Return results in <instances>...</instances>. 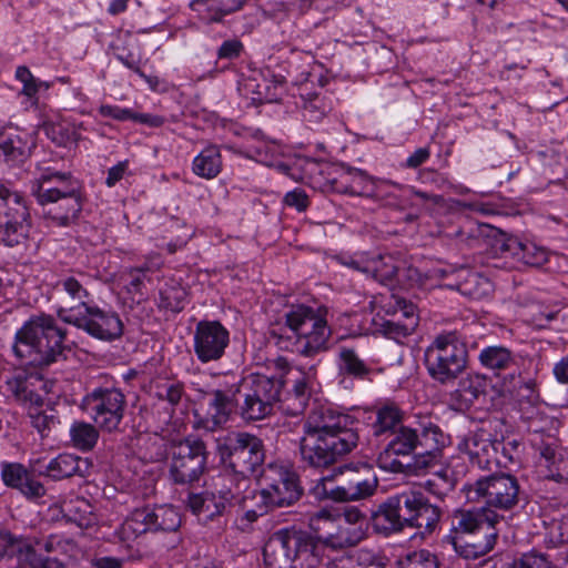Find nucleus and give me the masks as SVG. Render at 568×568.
I'll return each instance as SVG.
<instances>
[{
	"instance_id": "obj_41",
	"label": "nucleus",
	"mask_w": 568,
	"mask_h": 568,
	"mask_svg": "<svg viewBox=\"0 0 568 568\" xmlns=\"http://www.w3.org/2000/svg\"><path fill=\"white\" fill-rule=\"evenodd\" d=\"M501 386L505 393H508L518 402L527 400L528 403H532L536 398L535 381L524 378L519 371L507 374L503 378Z\"/></svg>"
},
{
	"instance_id": "obj_11",
	"label": "nucleus",
	"mask_w": 568,
	"mask_h": 568,
	"mask_svg": "<svg viewBox=\"0 0 568 568\" xmlns=\"http://www.w3.org/2000/svg\"><path fill=\"white\" fill-rule=\"evenodd\" d=\"M425 364L432 378L440 384L454 382L466 368L467 351L456 332L436 336L426 348Z\"/></svg>"
},
{
	"instance_id": "obj_54",
	"label": "nucleus",
	"mask_w": 568,
	"mask_h": 568,
	"mask_svg": "<svg viewBox=\"0 0 568 568\" xmlns=\"http://www.w3.org/2000/svg\"><path fill=\"white\" fill-rule=\"evenodd\" d=\"M245 0H193L191 7L195 8L197 4H206L210 12V22H221L227 14L236 12L242 9Z\"/></svg>"
},
{
	"instance_id": "obj_9",
	"label": "nucleus",
	"mask_w": 568,
	"mask_h": 568,
	"mask_svg": "<svg viewBox=\"0 0 568 568\" xmlns=\"http://www.w3.org/2000/svg\"><path fill=\"white\" fill-rule=\"evenodd\" d=\"M378 487V477L367 463L348 464L334 470V475L321 477L314 488L321 498L335 501H354L371 497Z\"/></svg>"
},
{
	"instance_id": "obj_26",
	"label": "nucleus",
	"mask_w": 568,
	"mask_h": 568,
	"mask_svg": "<svg viewBox=\"0 0 568 568\" xmlns=\"http://www.w3.org/2000/svg\"><path fill=\"white\" fill-rule=\"evenodd\" d=\"M40 459L31 460V466L40 475L47 476L53 480H63L74 476L85 477L92 467V463L84 457L70 453H61L52 458L43 468L37 467Z\"/></svg>"
},
{
	"instance_id": "obj_12",
	"label": "nucleus",
	"mask_w": 568,
	"mask_h": 568,
	"mask_svg": "<svg viewBox=\"0 0 568 568\" xmlns=\"http://www.w3.org/2000/svg\"><path fill=\"white\" fill-rule=\"evenodd\" d=\"M80 408L102 432L114 433L124 418L126 397L120 388L99 386L83 396Z\"/></svg>"
},
{
	"instance_id": "obj_61",
	"label": "nucleus",
	"mask_w": 568,
	"mask_h": 568,
	"mask_svg": "<svg viewBox=\"0 0 568 568\" xmlns=\"http://www.w3.org/2000/svg\"><path fill=\"white\" fill-rule=\"evenodd\" d=\"M150 268L145 266L141 267H131L125 273V284L124 287L129 294L132 295H142L145 280H148L146 273Z\"/></svg>"
},
{
	"instance_id": "obj_22",
	"label": "nucleus",
	"mask_w": 568,
	"mask_h": 568,
	"mask_svg": "<svg viewBox=\"0 0 568 568\" xmlns=\"http://www.w3.org/2000/svg\"><path fill=\"white\" fill-rule=\"evenodd\" d=\"M247 496L235 494V489L222 481L221 488L216 491H203L187 496V507L203 520L213 519L224 513L227 505L242 504Z\"/></svg>"
},
{
	"instance_id": "obj_49",
	"label": "nucleus",
	"mask_w": 568,
	"mask_h": 568,
	"mask_svg": "<svg viewBox=\"0 0 568 568\" xmlns=\"http://www.w3.org/2000/svg\"><path fill=\"white\" fill-rule=\"evenodd\" d=\"M7 387L14 398L26 408L31 404H43V397L30 387L28 378L22 374L9 378L7 381Z\"/></svg>"
},
{
	"instance_id": "obj_7",
	"label": "nucleus",
	"mask_w": 568,
	"mask_h": 568,
	"mask_svg": "<svg viewBox=\"0 0 568 568\" xmlns=\"http://www.w3.org/2000/svg\"><path fill=\"white\" fill-rule=\"evenodd\" d=\"M322 557L323 546L313 535L294 528L273 532L263 547L266 568H317Z\"/></svg>"
},
{
	"instance_id": "obj_52",
	"label": "nucleus",
	"mask_w": 568,
	"mask_h": 568,
	"mask_svg": "<svg viewBox=\"0 0 568 568\" xmlns=\"http://www.w3.org/2000/svg\"><path fill=\"white\" fill-rule=\"evenodd\" d=\"M139 458L144 463H156L165 457L163 439L155 435H144L138 438Z\"/></svg>"
},
{
	"instance_id": "obj_48",
	"label": "nucleus",
	"mask_w": 568,
	"mask_h": 568,
	"mask_svg": "<svg viewBox=\"0 0 568 568\" xmlns=\"http://www.w3.org/2000/svg\"><path fill=\"white\" fill-rule=\"evenodd\" d=\"M364 538L362 527H348L343 523H336L333 534L328 535L326 546L333 549H344L356 546Z\"/></svg>"
},
{
	"instance_id": "obj_53",
	"label": "nucleus",
	"mask_w": 568,
	"mask_h": 568,
	"mask_svg": "<svg viewBox=\"0 0 568 568\" xmlns=\"http://www.w3.org/2000/svg\"><path fill=\"white\" fill-rule=\"evenodd\" d=\"M337 523L336 513H332L327 509H321L310 518V527L316 534L313 536L315 540L322 546L320 540L326 545L328 541V535L333 534Z\"/></svg>"
},
{
	"instance_id": "obj_24",
	"label": "nucleus",
	"mask_w": 568,
	"mask_h": 568,
	"mask_svg": "<svg viewBox=\"0 0 568 568\" xmlns=\"http://www.w3.org/2000/svg\"><path fill=\"white\" fill-rule=\"evenodd\" d=\"M497 448L499 440L493 438L491 433L485 428L468 433L457 444L458 452L484 470H491L497 458Z\"/></svg>"
},
{
	"instance_id": "obj_36",
	"label": "nucleus",
	"mask_w": 568,
	"mask_h": 568,
	"mask_svg": "<svg viewBox=\"0 0 568 568\" xmlns=\"http://www.w3.org/2000/svg\"><path fill=\"white\" fill-rule=\"evenodd\" d=\"M152 516V507L134 509L118 529L120 539L131 541L142 534L153 531Z\"/></svg>"
},
{
	"instance_id": "obj_45",
	"label": "nucleus",
	"mask_w": 568,
	"mask_h": 568,
	"mask_svg": "<svg viewBox=\"0 0 568 568\" xmlns=\"http://www.w3.org/2000/svg\"><path fill=\"white\" fill-rule=\"evenodd\" d=\"M456 486V476L452 468L448 466H442L436 469L432 477H429L425 484L424 488L432 495L444 498L449 493L455 489Z\"/></svg>"
},
{
	"instance_id": "obj_63",
	"label": "nucleus",
	"mask_w": 568,
	"mask_h": 568,
	"mask_svg": "<svg viewBox=\"0 0 568 568\" xmlns=\"http://www.w3.org/2000/svg\"><path fill=\"white\" fill-rule=\"evenodd\" d=\"M396 304L398 306V312H400L402 316L404 317L402 326L404 334H412L418 325L416 306L404 298L397 300Z\"/></svg>"
},
{
	"instance_id": "obj_57",
	"label": "nucleus",
	"mask_w": 568,
	"mask_h": 568,
	"mask_svg": "<svg viewBox=\"0 0 568 568\" xmlns=\"http://www.w3.org/2000/svg\"><path fill=\"white\" fill-rule=\"evenodd\" d=\"M397 568H438V559L427 549L407 554L397 562Z\"/></svg>"
},
{
	"instance_id": "obj_5",
	"label": "nucleus",
	"mask_w": 568,
	"mask_h": 568,
	"mask_svg": "<svg viewBox=\"0 0 568 568\" xmlns=\"http://www.w3.org/2000/svg\"><path fill=\"white\" fill-rule=\"evenodd\" d=\"M503 519V515L489 507L458 510L447 539L459 556L466 559L483 557L494 549L498 538L496 526Z\"/></svg>"
},
{
	"instance_id": "obj_34",
	"label": "nucleus",
	"mask_w": 568,
	"mask_h": 568,
	"mask_svg": "<svg viewBox=\"0 0 568 568\" xmlns=\"http://www.w3.org/2000/svg\"><path fill=\"white\" fill-rule=\"evenodd\" d=\"M375 420L371 428L375 437L390 436L400 425L404 412L395 403H384L376 406Z\"/></svg>"
},
{
	"instance_id": "obj_28",
	"label": "nucleus",
	"mask_w": 568,
	"mask_h": 568,
	"mask_svg": "<svg viewBox=\"0 0 568 568\" xmlns=\"http://www.w3.org/2000/svg\"><path fill=\"white\" fill-rule=\"evenodd\" d=\"M3 483L18 489L27 497H41L45 494L44 486L37 480L21 464H3L1 470Z\"/></svg>"
},
{
	"instance_id": "obj_2",
	"label": "nucleus",
	"mask_w": 568,
	"mask_h": 568,
	"mask_svg": "<svg viewBox=\"0 0 568 568\" xmlns=\"http://www.w3.org/2000/svg\"><path fill=\"white\" fill-rule=\"evenodd\" d=\"M327 315L324 306L292 305L285 313V326L270 328V341L282 351L314 357L329 348L332 329Z\"/></svg>"
},
{
	"instance_id": "obj_44",
	"label": "nucleus",
	"mask_w": 568,
	"mask_h": 568,
	"mask_svg": "<svg viewBox=\"0 0 568 568\" xmlns=\"http://www.w3.org/2000/svg\"><path fill=\"white\" fill-rule=\"evenodd\" d=\"M43 404H31L27 407L28 417L33 428L38 430L42 438L48 437L50 432L59 424V417L55 410L49 406L43 408Z\"/></svg>"
},
{
	"instance_id": "obj_20",
	"label": "nucleus",
	"mask_w": 568,
	"mask_h": 568,
	"mask_svg": "<svg viewBox=\"0 0 568 568\" xmlns=\"http://www.w3.org/2000/svg\"><path fill=\"white\" fill-rule=\"evenodd\" d=\"M71 324L92 337L109 342L120 338L124 328L116 312L97 305L85 306V310L77 315V318H71Z\"/></svg>"
},
{
	"instance_id": "obj_40",
	"label": "nucleus",
	"mask_w": 568,
	"mask_h": 568,
	"mask_svg": "<svg viewBox=\"0 0 568 568\" xmlns=\"http://www.w3.org/2000/svg\"><path fill=\"white\" fill-rule=\"evenodd\" d=\"M100 430L94 423L74 420L69 430L70 442L78 450L90 452L98 444Z\"/></svg>"
},
{
	"instance_id": "obj_33",
	"label": "nucleus",
	"mask_w": 568,
	"mask_h": 568,
	"mask_svg": "<svg viewBox=\"0 0 568 568\" xmlns=\"http://www.w3.org/2000/svg\"><path fill=\"white\" fill-rule=\"evenodd\" d=\"M376 181L377 179L369 176L363 170L347 166L343 169L336 190L345 194L371 199Z\"/></svg>"
},
{
	"instance_id": "obj_64",
	"label": "nucleus",
	"mask_w": 568,
	"mask_h": 568,
	"mask_svg": "<svg viewBox=\"0 0 568 568\" xmlns=\"http://www.w3.org/2000/svg\"><path fill=\"white\" fill-rule=\"evenodd\" d=\"M285 83V77L283 75H275L274 77V85L271 88L270 85L265 84L262 87L261 84L256 85V91L254 93L256 97L253 98V100L258 102H275L280 100V93L277 92L278 89H283Z\"/></svg>"
},
{
	"instance_id": "obj_10",
	"label": "nucleus",
	"mask_w": 568,
	"mask_h": 568,
	"mask_svg": "<svg viewBox=\"0 0 568 568\" xmlns=\"http://www.w3.org/2000/svg\"><path fill=\"white\" fill-rule=\"evenodd\" d=\"M467 501L483 503L495 513L510 511L520 501L521 487L518 479L506 473L481 476L463 487Z\"/></svg>"
},
{
	"instance_id": "obj_1",
	"label": "nucleus",
	"mask_w": 568,
	"mask_h": 568,
	"mask_svg": "<svg viewBox=\"0 0 568 568\" xmlns=\"http://www.w3.org/2000/svg\"><path fill=\"white\" fill-rule=\"evenodd\" d=\"M358 440V420L355 417L332 407L318 406L303 423L301 460L311 468H328L355 449Z\"/></svg>"
},
{
	"instance_id": "obj_29",
	"label": "nucleus",
	"mask_w": 568,
	"mask_h": 568,
	"mask_svg": "<svg viewBox=\"0 0 568 568\" xmlns=\"http://www.w3.org/2000/svg\"><path fill=\"white\" fill-rule=\"evenodd\" d=\"M499 248L501 252L509 253L514 258L530 266H540L548 260L544 247L530 241H523L514 235L505 236Z\"/></svg>"
},
{
	"instance_id": "obj_51",
	"label": "nucleus",
	"mask_w": 568,
	"mask_h": 568,
	"mask_svg": "<svg viewBox=\"0 0 568 568\" xmlns=\"http://www.w3.org/2000/svg\"><path fill=\"white\" fill-rule=\"evenodd\" d=\"M45 135L57 145L67 146L69 143H77L80 134L74 126L65 122H54L45 120L42 123Z\"/></svg>"
},
{
	"instance_id": "obj_8",
	"label": "nucleus",
	"mask_w": 568,
	"mask_h": 568,
	"mask_svg": "<svg viewBox=\"0 0 568 568\" xmlns=\"http://www.w3.org/2000/svg\"><path fill=\"white\" fill-rule=\"evenodd\" d=\"M273 363L278 375L253 373L239 383L240 393L242 392L244 396L243 403L239 406L240 415L246 422H256L270 416L280 400L285 384L284 375L291 373V368L287 359L282 356L275 358Z\"/></svg>"
},
{
	"instance_id": "obj_19",
	"label": "nucleus",
	"mask_w": 568,
	"mask_h": 568,
	"mask_svg": "<svg viewBox=\"0 0 568 568\" xmlns=\"http://www.w3.org/2000/svg\"><path fill=\"white\" fill-rule=\"evenodd\" d=\"M230 344V333L219 321H201L193 334V349L202 364L220 361Z\"/></svg>"
},
{
	"instance_id": "obj_59",
	"label": "nucleus",
	"mask_w": 568,
	"mask_h": 568,
	"mask_svg": "<svg viewBox=\"0 0 568 568\" xmlns=\"http://www.w3.org/2000/svg\"><path fill=\"white\" fill-rule=\"evenodd\" d=\"M298 376L294 379L293 393L298 400L300 405L303 406L308 397L311 389V379L315 376V366H311L307 372L302 368H296Z\"/></svg>"
},
{
	"instance_id": "obj_16",
	"label": "nucleus",
	"mask_w": 568,
	"mask_h": 568,
	"mask_svg": "<svg viewBox=\"0 0 568 568\" xmlns=\"http://www.w3.org/2000/svg\"><path fill=\"white\" fill-rule=\"evenodd\" d=\"M438 425L430 420L417 422L415 426L400 425L389 437L390 439L379 453L378 463L385 469L394 473L404 471V465L392 456H408L415 453L426 437L434 434Z\"/></svg>"
},
{
	"instance_id": "obj_47",
	"label": "nucleus",
	"mask_w": 568,
	"mask_h": 568,
	"mask_svg": "<svg viewBox=\"0 0 568 568\" xmlns=\"http://www.w3.org/2000/svg\"><path fill=\"white\" fill-rule=\"evenodd\" d=\"M16 79L22 83L20 94L31 100L32 106H38L39 98L37 97L40 91H47L51 88V83L41 81L36 78L28 67L19 65L16 70Z\"/></svg>"
},
{
	"instance_id": "obj_56",
	"label": "nucleus",
	"mask_w": 568,
	"mask_h": 568,
	"mask_svg": "<svg viewBox=\"0 0 568 568\" xmlns=\"http://www.w3.org/2000/svg\"><path fill=\"white\" fill-rule=\"evenodd\" d=\"M489 286L488 280L477 272H467L464 280L458 283L457 288L463 295H467L471 298H480L487 293Z\"/></svg>"
},
{
	"instance_id": "obj_37",
	"label": "nucleus",
	"mask_w": 568,
	"mask_h": 568,
	"mask_svg": "<svg viewBox=\"0 0 568 568\" xmlns=\"http://www.w3.org/2000/svg\"><path fill=\"white\" fill-rule=\"evenodd\" d=\"M12 557L18 561L28 565L30 568H67L64 564L57 558L44 557L37 554L34 546L21 537L14 536Z\"/></svg>"
},
{
	"instance_id": "obj_4",
	"label": "nucleus",
	"mask_w": 568,
	"mask_h": 568,
	"mask_svg": "<svg viewBox=\"0 0 568 568\" xmlns=\"http://www.w3.org/2000/svg\"><path fill=\"white\" fill-rule=\"evenodd\" d=\"M65 331L53 316L33 315L16 332L12 351L21 365L49 366L62 355Z\"/></svg>"
},
{
	"instance_id": "obj_17",
	"label": "nucleus",
	"mask_w": 568,
	"mask_h": 568,
	"mask_svg": "<svg viewBox=\"0 0 568 568\" xmlns=\"http://www.w3.org/2000/svg\"><path fill=\"white\" fill-rule=\"evenodd\" d=\"M84 277L82 273L79 276L65 275L60 277L53 287L58 315L68 324L90 305L91 294L82 281Z\"/></svg>"
},
{
	"instance_id": "obj_25",
	"label": "nucleus",
	"mask_w": 568,
	"mask_h": 568,
	"mask_svg": "<svg viewBox=\"0 0 568 568\" xmlns=\"http://www.w3.org/2000/svg\"><path fill=\"white\" fill-rule=\"evenodd\" d=\"M59 195L48 201L44 207L43 215L51 225L68 227L77 222L83 207L82 189L70 190L62 192Z\"/></svg>"
},
{
	"instance_id": "obj_23",
	"label": "nucleus",
	"mask_w": 568,
	"mask_h": 568,
	"mask_svg": "<svg viewBox=\"0 0 568 568\" xmlns=\"http://www.w3.org/2000/svg\"><path fill=\"white\" fill-rule=\"evenodd\" d=\"M271 481L260 491V499L266 508L286 507L295 503L302 489L295 473L280 467L276 477L265 475Z\"/></svg>"
},
{
	"instance_id": "obj_31",
	"label": "nucleus",
	"mask_w": 568,
	"mask_h": 568,
	"mask_svg": "<svg viewBox=\"0 0 568 568\" xmlns=\"http://www.w3.org/2000/svg\"><path fill=\"white\" fill-rule=\"evenodd\" d=\"M371 199L384 207L403 211L409 205L407 186L389 181L377 179Z\"/></svg>"
},
{
	"instance_id": "obj_42",
	"label": "nucleus",
	"mask_w": 568,
	"mask_h": 568,
	"mask_svg": "<svg viewBox=\"0 0 568 568\" xmlns=\"http://www.w3.org/2000/svg\"><path fill=\"white\" fill-rule=\"evenodd\" d=\"M487 384V378L484 375L469 374L459 381L455 395L462 405L470 406L479 396L486 394Z\"/></svg>"
},
{
	"instance_id": "obj_32",
	"label": "nucleus",
	"mask_w": 568,
	"mask_h": 568,
	"mask_svg": "<svg viewBox=\"0 0 568 568\" xmlns=\"http://www.w3.org/2000/svg\"><path fill=\"white\" fill-rule=\"evenodd\" d=\"M34 146V142L28 139V134H0V159L9 165L23 163Z\"/></svg>"
},
{
	"instance_id": "obj_30",
	"label": "nucleus",
	"mask_w": 568,
	"mask_h": 568,
	"mask_svg": "<svg viewBox=\"0 0 568 568\" xmlns=\"http://www.w3.org/2000/svg\"><path fill=\"white\" fill-rule=\"evenodd\" d=\"M479 363L487 369L499 375L503 372H518V356L508 347L493 345L484 347L478 355Z\"/></svg>"
},
{
	"instance_id": "obj_13",
	"label": "nucleus",
	"mask_w": 568,
	"mask_h": 568,
	"mask_svg": "<svg viewBox=\"0 0 568 568\" xmlns=\"http://www.w3.org/2000/svg\"><path fill=\"white\" fill-rule=\"evenodd\" d=\"M30 227L24 197L17 190L0 184V243L10 247L24 243Z\"/></svg>"
},
{
	"instance_id": "obj_46",
	"label": "nucleus",
	"mask_w": 568,
	"mask_h": 568,
	"mask_svg": "<svg viewBox=\"0 0 568 568\" xmlns=\"http://www.w3.org/2000/svg\"><path fill=\"white\" fill-rule=\"evenodd\" d=\"M302 113L305 121L317 123L332 110V101L321 93L301 94Z\"/></svg>"
},
{
	"instance_id": "obj_38",
	"label": "nucleus",
	"mask_w": 568,
	"mask_h": 568,
	"mask_svg": "<svg viewBox=\"0 0 568 568\" xmlns=\"http://www.w3.org/2000/svg\"><path fill=\"white\" fill-rule=\"evenodd\" d=\"M192 171L199 178L212 180L222 171V155L216 145L203 149L192 162Z\"/></svg>"
},
{
	"instance_id": "obj_43",
	"label": "nucleus",
	"mask_w": 568,
	"mask_h": 568,
	"mask_svg": "<svg viewBox=\"0 0 568 568\" xmlns=\"http://www.w3.org/2000/svg\"><path fill=\"white\" fill-rule=\"evenodd\" d=\"M399 272L396 260L392 255L371 256L367 276L383 285L393 284Z\"/></svg>"
},
{
	"instance_id": "obj_62",
	"label": "nucleus",
	"mask_w": 568,
	"mask_h": 568,
	"mask_svg": "<svg viewBox=\"0 0 568 568\" xmlns=\"http://www.w3.org/2000/svg\"><path fill=\"white\" fill-rule=\"evenodd\" d=\"M511 568H554V566L545 554L529 551L516 559Z\"/></svg>"
},
{
	"instance_id": "obj_3",
	"label": "nucleus",
	"mask_w": 568,
	"mask_h": 568,
	"mask_svg": "<svg viewBox=\"0 0 568 568\" xmlns=\"http://www.w3.org/2000/svg\"><path fill=\"white\" fill-rule=\"evenodd\" d=\"M442 509L432 504L420 491L405 490L388 496L372 511L373 529L385 537L402 532L406 527L416 528L425 536L439 525Z\"/></svg>"
},
{
	"instance_id": "obj_35",
	"label": "nucleus",
	"mask_w": 568,
	"mask_h": 568,
	"mask_svg": "<svg viewBox=\"0 0 568 568\" xmlns=\"http://www.w3.org/2000/svg\"><path fill=\"white\" fill-rule=\"evenodd\" d=\"M150 393L158 400L165 402V409L173 414L185 395V388L182 382L158 377L151 382Z\"/></svg>"
},
{
	"instance_id": "obj_55",
	"label": "nucleus",
	"mask_w": 568,
	"mask_h": 568,
	"mask_svg": "<svg viewBox=\"0 0 568 568\" xmlns=\"http://www.w3.org/2000/svg\"><path fill=\"white\" fill-rule=\"evenodd\" d=\"M520 443L516 439L499 442L497 448V458L494 460V466L511 469L513 466L520 464Z\"/></svg>"
},
{
	"instance_id": "obj_60",
	"label": "nucleus",
	"mask_w": 568,
	"mask_h": 568,
	"mask_svg": "<svg viewBox=\"0 0 568 568\" xmlns=\"http://www.w3.org/2000/svg\"><path fill=\"white\" fill-rule=\"evenodd\" d=\"M185 292L181 287H168L160 292V305L172 312H180L184 307Z\"/></svg>"
},
{
	"instance_id": "obj_21",
	"label": "nucleus",
	"mask_w": 568,
	"mask_h": 568,
	"mask_svg": "<svg viewBox=\"0 0 568 568\" xmlns=\"http://www.w3.org/2000/svg\"><path fill=\"white\" fill-rule=\"evenodd\" d=\"M240 394L239 383L224 382L210 392L206 414L197 424L207 432H215L225 425L233 409L237 406L236 396Z\"/></svg>"
},
{
	"instance_id": "obj_6",
	"label": "nucleus",
	"mask_w": 568,
	"mask_h": 568,
	"mask_svg": "<svg viewBox=\"0 0 568 568\" xmlns=\"http://www.w3.org/2000/svg\"><path fill=\"white\" fill-rule=\"evenodd\" d=\"M221 463L230 473L220 479L226 483L235 494L246 496L251 486L250 477L263 465L265 449L263 440L246 432H232L217 444Z\"/></svg>"
},
{
	"instance_id": "obj_39",
	"label": "nucleus",
	"mask_w": 568,
	"mask_h": 568,
	"mask_svg": "<svg viewBox=\"0 0 568 568\" xmlns=\"http://www.w3.org/2000/svg\"><path fill=\"white\" fill-rule=\"evenodd\" d=\"M337 367L341 375L358 379L366 378L372 372L369 364L362 359L354 348L346 346L338 351Z\"/></svg>"
},
{
	"instance_id": "obj_58",
	"label": "nucleus",
	"mask_w": 568,
	"mask_h": 568,
	"mask_svg": "<svg viewBox=\"0 0 568 568\" xmlns=\"http://www.w3.org/2000/svg\"><path fill=\"white\" fill-rule=\"evenodd\" d=\"M546 528L545 540L552 547L568 544V516L552 518L550 521H544Z\"/></svg>"
},
{
	"instance_id": "obj_18",
	"label": "nucleus",
	"mask_w": 568,
	"mask_h": 568,
	"mask_svg": "<svg viewBox=\"0 0 568 568\" xmlns=\"http://www.w3.org/2000/svg\"><path fill=\"white\" fill-rule=\"evenodd\" d=\"M79 189H82V185L71 172L59 171L45 162L37 164L36 176L31 181V193L40 205L63 195L62 192Z\"/></svg>"
},
{
	"instance_id": "obj_14",
	"label": "nucleus",
	"mask_w": 568,
	"mask_h": 568,
	"mask_svg": "<svg viewBox=\"0 0 568 568\" xmlns=\"http://www.w3.org/2000/svg\"><path fill=\"white\" fill-rule=\"evenodd\" d=\"M209 452L202 439L185 438L172 447L169 478L175 485L199 481L207 467Z\"/></svg>"
},
{
	"instance_id": "obj_27",
	"label": "nucleus",
	"mask_w": 568,
	"mask_h": 568,
	"mask_svg": "<svg viewBox=\"0 0 568 568\" xmlns=\"http://www.w3.org/2000/svg\"><path fill=\"white\" fill-rule=\"evenodd\" d=\"M445 445L446 436L438 427L433 435L424 439V444L419 447L420 452L413 453L412 462L406 467L410 473L420 475L442 466Z\"/></svg>"
},
{
	"instance_id": "obj_15",
	"label": "nucleus",
	"mask_w": 568,
	"mask_h": 568,
	"mask_svg": "<svg viewBox=\"0 0 568 568\" xmlns=\"http://www.w3.org/2000/svg\"><path fill=\"white\" fill-rule=\"evenodd\" d=\"M532 446L539 454L537 462V473L545 489L552 491L557 497L562 498L568 495V457H566L556 439L548 437H535L531 439Z\"/></svg>"
},
{
	"instance_id": "obj_50",
	"label": "nucleus",
	"mask_w": 568,
	"mask_h": 568,
	"mask_svg": "<svg viewBox=\"0 0 568 568\" xmlns=\"http://www.w3.org/2000/svg\"><path fill=\"white\" fill-rule=\"evenodd\" d=\"M152 528L154 532L175 531L181 526V517L178 510L168 505L152 507Z\"/></svg>"
}]
</instances>
